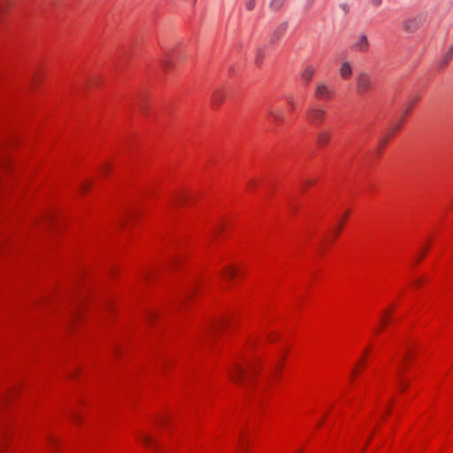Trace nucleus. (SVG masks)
Segmentation results:
<instances>
[{"mask_svg": "<svg viewBox=\"0 0 453 453\" xmlns=\"http://www.w3.org/2000/svg\"><path fill=\"white\" fill-rule=\"evenodd\" d=\"M372 88V77L365 72L359 73L356 77V89L359 95L368 93Z\"/></svg>", "mask_w": 453, "mask_h": 453, "instance_id": "obj_1", "label": "nucleus"}, {"mask_svg": "<svg viewBox=\"0 0 453 453\" xmlns=\"http://www.w3.org/2000/svg\"><path fill=\"white\" fill-rule=\"evenodd\" d=\"M426 21V17L423 13L417 14L407 19L403 23V29L407 33H414L422 27Z\"/></svg>", "mask_w": 453, "mask_h": 453, "instance_id": "obj_2", "label": "nucleus"}, {"mask_svg": "<svg viewBox=\"0 0 453 453\" xmlns=\"http://www.w3.org/2000/svg\"><path fill=\"white\" fill-rule=\"evenodd\" d=\"M307 119L314 126H319L325 120L326 111L320 106H311L307 110Z\"/></svg>", "mask_w": 453, "mask_h": 453, "instance_id": "obj_3", "label": "nucleus"}, {"mask_svg": "<svg viewBox=\"0 0 453 453\" xmlns=\"http://www.w3.org/2000/svg\"><path fill=\"white\" fill-rule=\"evenodd\" d=\"M314 94L318 99L328 100L334 96V91L326 82L320 81L317 84Z\"/></svg>", "mask_w": 453, "mask_h": 453, "instance_id": "obj_4", "label": "nucleus"}, {"mask_svg": "<svg viewBox=\"0 0 453 453\" xmlns=\"http://www.w3.org/2000/svg\"><path fill=\"white\" fill-rule=\"evenodd\" d=\"M352 49L360 52L367 51L369 49L367 36L365 35H360L357 42L352 45Z\"/></svg>", "mask_w": 453, "mask_h": 453, "instance_id": "obj_5", "label": "nucleus"}, {"mask_svg": "<svg viewBox=\"0 0 453 453\" xmlns=\"http://www.w3.org/2000/svg\"><path fill=\"white\" fill-rule=\"evenodd\" d=\"M243 375H244L243 368L241 365L234 364V367L230 370L231 379L235 382H240L242 380Z\"/></svg>", "mask_w": 453, "mask_h": 453, "instance_id": "obj_6", "label": "nucleus"}, {"mask_svg": "<svg viewBox=\"0 0 453 453\" xmlns=\"http://www.w3.org/2000/svg\"><path fill=\"white\" fill-rule=\"evenodd\" d=\"M339 73H340V76L343 80L349 79L352 74V65H351L350 62H349V61L342 62L340 66Z\"/></svg>", "mask_w": 453, "mask_h": 453, "instance_id": "obj_7", "label": "nucleus"}, {"mask_svg": "<svg viewBox=\"0 0 453 453\" xmlns=\"http://www.w3.org/2000/svg\"><path fill=\"white\" fill-rule=\"evenodd\" d=\"M288 29V23L287 22H281L276 27L274 28L272 35V40L276 41L279 40L283 36V35L286 33Z\"/></svg>", "mask_w": 453, "mask_h": 453, "instance_id": "obj_8", "label": "nucleus"}, {"mask_svg": "<svg viewBox=\"0 0 453 453\" xmlns=\"http://www.w3.org/2000/svg\"><path fill=\"white\" fill-rule=\"evenodd\" d=\"M330 132L327 130H322L318 134V143L319 145H326L330 140Z\"/></svg>", "mask_w": 453, "mask_h": 453, "instance_id": "obj_9", "label": "nucleus"}, {"mask_svg": "<svg viewBox=\"0 0 453 453\" xmlns=\"http://www.w3.org/2000/svg\"><path fill=\"white\" fill-rule=\"evenodd\" d=\"M314 73H315V68L311 65H308L303 71L302 78H303V80H304L305 81L308 82L312 79Z\"/></svg>", "mask_w": 453, "mask_h": 453, "instance_id": "obj_10", "label": "nucleus"}, {"mask_svg": "<svg viewBox=\"0 0 453 453\" xmlns=\"http://www.w3.org/2000/svg\"><path fill=\"white\" fill-rule=\"evenodd\" d=\"M284 2L285 0H270L269 7L273 11H278L282 7Z\"/></svg>", "mask_w": 453, "mask_h": 453, "instance_id": "obj_11", "label": "nucleus"}, {"mask_svg": "<svg viewBox=\"0 0 453 453\" xmlns=\"http://www.w3.org/2000/svg\"><path fill=\"white\" fill-rule=\"evenodd\" d=\"M268 114L270 117H272L275 120L281 121L283 119V115L280 111H278L274 109H270L268 111Z\"/></svg>", "mask_w": 453, "mask_h": 453, "instance_id": "obj_12", "label": "nucleus"}, {"mask_svg": "<svg viewBox=\"0 0 453 453\" xmlns=\"http://www.w3.org/2000/svg\"><path fill=\"white\" fill-rule=\"evenodd\" d=\"M211 100L214 104H219L222 101V95L219 91L213 92Z\"/></svg>", "mask_w": 453, "mask_h": 453, "instance_id": "obj_13", "label": "nucleus"}, {"mask_svg": "<svg viewBox=\"0 0 453 453\" xmlns=\"http://www.w3.org/2000/svg\"><path fill=\"white\" fill-rule=\"evenodd\" d=\"M257 4V0H245L244 5L248 11H252L255 9Z\"/></svg>", "mask_w": 453, "mask_h": 453, "instance_id": "obj_14", "label": "nucleus"}, {"mask_svg": "<svg viewBox=\"0 0 453 453\" xmlns=\"http://www.w3.org/2000/svg\"><path fill=\"white\" fill-rule=\"evenodd\" d=\"M141 441L145 444V445H156L155 442L153 441V440L149 436V435H142L141 436Z\"/></svg>", "mask_w": 453, "mask_h": 453, "instance_id": "obj_15", "label": "nucleus"}, {"mask_svg": "<svg viewBox=\"0 0 453 453\" xmlns=\"http://www.w3.org/2000/svg\"><path fill=\"white\" fill-rule=\"evenodd\" d=\"M234 273H235V271L233 268L227 267L225 270L224 275L227 278H232V277H234Z\"/></svg>", "mask_w": 453, "mask_h": 453, "instance_id": "obj_16", "label": "nucleus"}, {"mask_svg": "<svg viewBox=\"0 0 453 453\" xmlns=\"http://www.w3.org/2000/svg\"><path fill=\"white\" fill-rule=\"evenodd\" d=\"M414 104H415V101L411 102V103H409V104H407L406 109H405V115L409 113V111H410L411 110V108L413 107Z\"/></svg>", "mask_w": 453, "mask_h": 453, "instance_id": "obj_17", "label": "nucleus"}, {"mask_svg": "<svg viewBox=\"0 0 453 453\" xmlns=\"http://www.w3.org/2000/svg\"><path fill=\"white\" fill-rule=\"evenodd\" d=\"M371 3L374 6H379L381 4V0H371Z\"/></svg>", "mask_w": 453, "mask_h": 453, "instance_id": "obj_18", "label": "nucleus"}, {"mask_svg": "<svg viewBox=\"0 0 453 453\" xmlns=\"http://www.w3.org/2000/svg\"><path fill=\"white\" fill-rule=\"evenodd\" d=\"M72 418L73 419L74 422L78 423L80 421V417L75 413L72 414Z\"/></svg>", "mask_w": 453, "mask_h": 453, "instance_id": "obj_19", "label": "nucleus"}, {"mask_svg": "<svg viewBox=\"0 0 453 453\" xmlns=\"http://www.w3.org/2000/svg\"><path fill=\"white\" fill-rule=\"evenodd\" d=\"M399 379H400V383L403 386V389H404V388L408 386V383L404 382L403 380H402V378L400 376H399Z\"/></svg>", "mask_w": 453, "mask_h": 453, "instance_id": "obj_20", "label": "nucleus"}, {"mask_svg": "<svg viewBox=\"0 0 453 453\" xmlns=\"http://www.w3.org/2000/svg\"><path fill=\"white\" fill-rule=\"evenodd\" d=\"M342 223L341 222V223L339 224V226H337V228L335 229V234H339V232H340V231H341V229H342Z\"/></svg>", "mask_w": 453, "mask_h": 453, "instance_id": "obj_21", "label": "nucleus"}, {"mask_svg": "<svg viewBox=\"0 0 453 453\" xmlns=\"http://www.w3.org/2000/svg\"><path fill=\"white\" fill-rule=\"evenodd\" d=\"M262 58V50H257V60H258V59H259V58Z\"/></svg>", "mask_w": 453, "mask_h": 453, "instance_id": "obj_22", "label": "nucleus"}, {"mask_svg": "<svg viewBox=\"0 0 453 453\" xmlns=\"http://www.w3.org/2000/svg\"><path fill=\"white\" fill-rule=\"evenodd\" d=\"M400 127H401V123L396 124V125L395 126L394 129H393V132L397 131V130L400 128Z\"/></svg>", "mask_w": 453, "mask_h": 453, "instance_id": "obj_23", "label": "nucleus"}, {"mask_svg": "<svg viewBox=\"0 0 453 453\" xmlns=\"http://www.w3.org/2000/svg\"><path fill=\"white\" fill-rule=\"evenodd\" d=\"M186 199V197L184 196H180L179 198H178V203H182V201H184Z\"/></svg>", "mask_w": 453, "mask_h": 453, "instance_id": "obj_24", "label": "nucleus"}, {"mask_svg": "<svg viewBox=\"0 0 453 453\" xmlns=\"http://www.w3.org/2000/svg\"><path fill=\"white\" fill-rule=\"evenodd\" d=\"M32 83H33V85L36 86V85H37V83H38L37 79H36V78H34V79H33V81H32Z\"/></svg>", "mask_w": 453, "mask_h": 453, "instance_id": "obj_25", "label": "nucleus"}, {"mask_svg": "<svg viewBox=\"0 0 453 453\" xmlns=\"http://www.w3.org/2000/svg\"><path fill=\"white\" fill-rule=\"evenodd\" d=\"M88 185H87V184H82L81 187V190H85L88 188Z\"/></svg>", "mask_w": 453, "mask_h": 453, "instance_id": "obj_26", "label": "nucleus"}, {"mask_svg": "<svg viewBox=\"0 0 453 453\" xmlns=\"http://www.w3.org/2000/svg\"><path fill=\"white\" fill-rule=\"evenodd\" d=\"M311 180H306V181L304 182V184H307V185H308V184H311Z\"/></svg>", "mask_w": 453, "mask_h": 453, "instance_id": "obj_27", "label": "nucleus"}, {"mask_svg": "<svg viewBox=\"0 0 453 453\" xmlns=\"http://www.w3.org/2000/svg\"><path fill=\"white\" fill-rule=\"evenodd\" d=\"M288 103H289L291 105H293V104H294L293 100H289V101H288Z\"/></svg>", "mask_w": 453, "mask_h": 453, "instance_id": "obj_28", "label": "nucleus"}, {"mask_svg": "<svg viewBox=\"0 0 453 453\" xmlns=\"http://www.w3.org/2000/svg\"><path fill=\"white\" fill-rule=\"evenodd\" d=\"M385 324H386V321L383 320L382 323H381V326H384Z\"/></svg>", "mask_w": 453, "mask_h": 453, "instance_id": "obj_29", "label": "nucleus"}, {"mask_svg": "<svg viewBox=\"0 0 453 453\" xmlns=\"http://www.w3.org/2000/svg\"><path fill=\"white\" fill-rule=\"evenodd\" d=\"M223 324H224V321H219L220 326H223Z\"/></svg>", "mask_w": 453, "mask_h": 453, "instance_id": "obj_30", "label": "nucleus"}, {"mask_svg": "<svg viewBox=\"0 0 453 453\" xmlns=\"http://www.w3.org/2000/svg\"><path fill=\"white\" fill-rule=\"evenodd\" d=\"M386 143V139L382 141V145Z\"/></svg>", "mask_w": 453, "mask_h": 453, "instance_id": "obj_31", "label": "nucleus"}]
</instances>
